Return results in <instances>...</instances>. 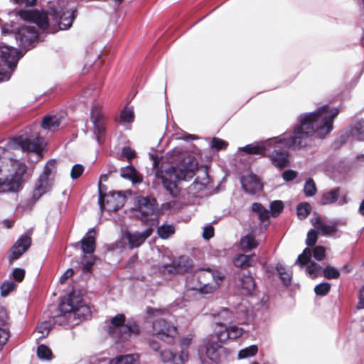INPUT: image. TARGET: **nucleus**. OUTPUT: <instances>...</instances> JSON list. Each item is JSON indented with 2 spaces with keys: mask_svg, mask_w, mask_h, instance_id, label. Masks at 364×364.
<instances>
[{
  "mask_svg": "<svg viewBox=\"0 0 364 364\" xmlns=\"http://www.w3.org/2000/svg\"><path fill=\"white\" fill-rule=\"evenodd\" d=\"M339 113L338 109L323 105L316 111L300 116L299 124L294 128L293 135L280 136L266 141L247 145L241 149L247 154H269L272 164L279 168L289 164L287 148H300L307 144V139L315 135L324 139L333 128V121Z\"/></svg>",
  "mask_w": 364,
  "mask_h": 364,
  "instance_id": "f257e3e1",
  "label": "nucleus"
},
{
  "mask_svg": "<svg viewBox=\"0 0 364 364\" xmlns=\"http://www.w3.org/2000/svg\"><path fill=\"white\" fill-rule=\"evenodd\" d=\"M28 23L22 25L15 33L19 46L29 50L34 47L38 38V32L34 23L43 30L55 33L71 27L75 18V10L71 3L66 0H57L50 3L48 12L22 10L15 13Z\"/></svg>",
  "mask_w": 364,
  "mask_h": 364,
  "instance_id": "f03ea898",
  "label": "nucleus"
},
{
  "mask_svg": "<svg viewBox=\"0 0 364 364\" xmlns=\"http://www.w3.org/2000/svg\"><path fill=\"white\" fill-rule=\"evenodd\" d=\"M43 146V138L26 133L12 139L7 145V150L0 147V192H17L30 177L27 166L10 157L9 150L35 152L39 157Z\"/></svg>",
  "mask_w": 364,
  "mask_h": 364,
  "instance_id": "7ed1b4c3",
  "label": "nucleus"
},
{
  "mask_svg": "<svg viewBox=\"0 0 364 364\" xmlns=\"http://www.w3.org/2000/svg\"><path fill=\"white\" fill-rule=\"evenodd\" d=\"M171 163L179 162L176 166H172L165 170L156 172V177L161 180L163 186L174 198L179 196L182 181L191 180L196 174L198 168L196 159L188 155L183 156L180 149H173L167 154Z\"/></svg>",
  "mask_w": 364,
  "mask_h": 364,
  "instance_id": "20e7f679",
  "label": "nucleus"
},
{
  "mask_svg": "<svg viewBox=\"0 0 364 364\" xmlns=\"http://www.w3.org/2000/svg\"><path fill=\"white\" fill-rule=\"evenodd\" d=\"M60 314L57 316L61 323L77 324L79 321L87 318L90 314V308L82 304L78 296H70L63 301L59 306Z\"/></svg>",
  "mask_w": 364,
  "mask_h": 364,
  "instance_id": "39448f33",
  "label": "nucleus"
},
{
  "mask_svg": "<svg viewBox=\"0 0 364 364\" xmlns=\"http://www.w3.org/2000/svg\"><path fill=\"white\" fill-rule=\"evenodd\" d=\"M21 56L16 48L0 45V82L10 79Z\"/></svg>",
  "mask_w": 364,
  "mask_h": 364,
  "instance_id": "423d86ee",
  "label": "nucleus"
},
{
  "mask_svg": "<svg viewBox=\"0 0 364 364\" xmlns=\"http://www.w3.org/2000/svg\"><path fill=\"white\" fill-rule=\"evenodd\" d=\"M55 161H49L44 166L33 191L32 199L37 201L42 196L49 192L53 184L55 173Z\"/></svg>",
  "mask_w": 364,
  "mask_h": 364,
  "instance_id": "0eeeda50",
  "label": "nucleus"
},
{
  "mask_svg": "<svg viewBox=\"0 0 364 364\" xmlns=\"http://www.w3.org/2000/svg\"><path fill=\"white\" fill-rule=\"evenodd\" d=\"M198 272L203 294H211L219 289L225 279V275L218 270L208 268Z\"/></svg>",
  "mask_w": 364,
  "mask_h": 364,
  "instance_id": "6e6552de",
  "label": "nucleus"
},
{
  "mask_svg": "<svg viewBox=\"0 0 364 364\" xmlns=\"http://www.w3.org/2000/svg\"><path fill=\"white\" fill-rule=\"evenodd\" d=\"M137 210L136 217H139L142 221H151V225L155 224L156 214V200L154 198L150 199L147 197H137Z\"/></svg>",
  "mask_w": 364,
  "mask_h": 364,
  "instance_id": "1a4fd4ad",
  "label": "nucleus"
},
{
  "mask_svg": "<svg viewBox=\"0 0 364 364\" xmlns=\"http://www.w3.org/2000/svg\"><path fill=\"white\" fill-rule=\"evenodd\" d=\"M90 118L93 126V135L97 143L101 144L103 141L106 133V118L100 106L97 105L92 107Z\"/></svg>",
  "mask_w": 364,
  "mask_h": 364,
  "instance_id": "9d476101",
  "label": "nucleus"
},
{
  "mask_svg": "<svg viewBox=\"0 0 364 364\" xmlns=\"http://www.w3.org/2000/svg\"><path fill=\"white\" fill-rule=\"evenodd\" d=\"M125 316L124 314H117L113 317L108 327L107 332L112 335L113 338L119 340H127L130 337L133 330L124 324Z\"/></svg>",
  "mask_w": 364,
  "mask_h": 364,
  "instance_id": "9b49d317",
  "label": "nucleus"
},
{
  "mask_svg": "<svg viewBox=\"0 0 364 364\" xmlns=\"http://www.w3.org/2000/svg\"><path fill=\"white\" fill-rule=\"evenodd\" d=\"M125 199L121 192L110 193L103 196L100 190L99 204L102 210L116 211L124 205Z\"/></svg>",
  "mask_w": 364,
  "mask_h": 364,
  "instance_id": "f8f14e48",
  "label": "nucleus"
},
{
  "mask_svg": "<svg viewBox=\"0 0 364 364\" xmlns=\"http://www.w3.org/2000/svg\"><path fill=\"white\" fill-rule=\"evenodd\" d=\"M153 332L156 337L166 342H171L178 335L176 327L170 326L164 318H156L153 321Z\"/></svg>",
  "mask_w": 364,
  "mask_h": 364,
  "instance_id": "ddd939ff",
  "label": "nucleus"
},
{
  "mask_svg": "<svg viewBox=\"0 0 364 364\" xmlns=\"http://www.w3.org/2000/svg\"><path fill=\"white\" fill-rule=\"evenodd\" d=\"M311 251L309 248H305L302 254H301L296 261V264H298L300 267L306 266V274L309 277L314 279L321 275L322 268L321 267L315 262L311 261Z\"/></svg>",
  "mask_w": 364,
  "mask_h": 364,
  "instance_id": "4468645a",
  "label": "nucleus"
},
{
  "mask_svg": "<svg viewBox=\"0 0 364 364\" xmlns=\"http://www.w3.org/2000/svg\"><path fill=\"white\" fill-rule=\"evenodd\" d=\"M193 266V261L188 257L181 256L173 261L170 264L163 266V272L168 274H183Z\"/></svg>",
  "mask_w": 364,
  "mask_h": 364,
  "instance_id": "2eb2a0df",
  "label": "nucleus"
},
{
  "mask_svg": "<svg viewBox=\"0 0 364 364\" xmlns=\"http://www.w3.org/2000/svg\"><path fill=\"white\" fill-rule=\"evenodd\" d=\"M220 348V346L215 342L212 337H208L203 341V345L200 346L198 351L200 356L205 354L210 360L218 362Z\"/></svg>",
  "mask_w": 364,
  "mask_h": 364,
  "instance_id": "dca6fc26",
  "label": "nucleus"
},
{
  "mask_svg": "<svg viewBox=\"0 0 364 364\" xmlns=\"http://www.w3.org/2000/svg\"><path fill=\"white\" fill-rule=\"evenodd\" d=\"M312 226L318 234L322 236L333 235L337 231V225L334 223L326 222L320 215H317L311 219Z\"/></svg>",
  "mask_w": 364,
  "mask_h": 364,
  "instance_id": "f3484780",
  "label": "nucleus"
},
{
  "mask_svg": "<svg viewBox=\"0 0 364 364\" xmlns=\"http://www.w3.org/2000/svg\"><path fill=\"white\" fill-rule=\"evenodd\" d=\"M153 228L151 227L148 228L144 232H127L125 234V237L129 242V245L132 248L138 247L142 245L144 241L151 235L153 233Z\"/></svg>",
  "mask_w": 364,
  "mask_h": 364,
  "instance_id": "a211bd4d",
  "label": "nucleus"
},
{
  "mask_svg": "<svg viewBox=\"0 0 364 364\" xmlns=\"http://www.w3.org/2000/svg\"><path fill=\"white\" fill-rule=\"evenodd\" d=\"M241 184L244 191L250 194H255L262 191V185L259 179L254 174L244 176L241 178Z\"/></svg>",
  "mask_w": 364,
  "mask_h": 364,
  "instance_id": "6ab92c4d",
  "label": "nucleus"
},
{
  "mask_svg": "<svg viewBox=\"0 0 364 364\" xmlns=\"http://www.w3.org/2000/svg\"><path fill=\"white\" fill-rule=\"evenodd\" d=\"M31 238L28 236H22L14 245L11 250L10 260L18 259L30 247Z\"/></svg>",
  "mask_w": 364,
  "mask_h": 364,
  "instance_id": "aec40b11",
  "label": "nucleus"
},
{
  "mask_svg": "<svg viewBox=\"0 0 364 364\" xmlns=\"http://www.w3.org/2000/svg\"><path fill=\"white\" fill-rule=\"evenodd\" d=\"M235 284L242 290L243 294H252L255 288V282L250 274H237V279Z\"/></svg>",
  "mask_w": 364,
  "mask_h": 364,
  "instance_id": "412c9836",
  "label": "nucleus"
},
{
  "mask_svg": "<svg viewBox=\"0 0 364 364\" xmlns=\"http://www.w3.org/2000/svg\"><path fill=\"white\" fill-rule=\"evenodd\" d=\"M202 294V284L199 282V272L188 278L185 286V295L188 297Z\"/></svg>",
  "mask_w": 364,
  "mask_h": 364,
  "instance_id": "4be33fe9",
  "label": "nucleus"
},
{
  "mask_svg": "<svg viewBox=\"0 0 364 364\" xmlns=\"http://www.w3.org/2000/svg\"><path fill=\"white\" fill-rule=\"evenodd\" d=\"M243 333L244 330L242 328L231 326L223 331H217L216 335L218 341L222 342L228 339H236L240 337Z\"/></svg>",
  "mask_w": 364,
  "mask_h": 364,
  "instance_id": "5701e85b",
  "label": "nucleus"
},
{
  "mask_svg": "<svg viewBox=\"0 0 364 364\" xmlns=\"http://www.w3.org/2000/svg\"><path fill=\"white\" fill-rule=\"evenodd\" d=\"M188 351H184L183 350L181 351V354L177 355L173 354L170 350H163L161 353V358L162 361L171 362V364H184V363L188 360Z\"/></svg>",
  "mask_w": 364,
  "mask_h": 364,
  "instance_id": "b1692460",
  "label": "nucleus"
},
{
  "mask_svg": "<svg viewBox=\"0 0 364 364\" xmlns=\"http://www.w3.org/2000/svg\"><path fill=\"white\" fill-rule=\"evenodd\" d=\"M95 235L94 229L90 230L87 235L82 239V250L85 253H92L95 249Z\"/></svg>",
  "mask_w": 364,
  "mask_h": 364,
  "instance_id": "393cba45",
  "label": "nucleus"
},
{
  "mask_svg": "<svg viewBox=\"0 0 364 364\" xmlns=\"http://www.w3.org/2000/svg\"><path fill=\"white\" fill-rule=\"evenodd\" d=\"M61 123V117L58 116H46L41 123V127L43 129L49 132H55L58 129Z\"/></svg>",
  "mask_w": 364,
  "mask_h": 364,
  "instance_id": "a878e982",
  "label": "nucleus"
},
{
  "mask_svg": "<svg viewBox=\"0 0 364 364\" xmlns=\"http://www.w3.org/2000/svg\"><path fill=\"white\" fill-rule=\"evenodd\" d=\"M257 259L255 255H246L243 254L238 255L233 260L235 267L246 268L253 266L256 264Z\"/></svg>",
  "mask_w": 364,
  "mask_h": 364,
  "instance_id": "bb28decb",
  "label": "nucleus"
},
{
  "mask_svg": "<svg viewBox=\"0 0 364 364\" xmlns=\"http://www.w3.org/2000/svg\"><path fill=\"white\" fill-rule=\"evenodd\" d=\"M215 323L218 325H223L233 321L234 316L229 309L223 308L218 312L213 314Z\"/></svg>",
  "mask_w": 364,
  "mask_h": 364,
  "instance_id": "cd10ccee",
  "label": "nucleus"
},
{
  "mask_svg": "<svg viewBox=\"0 0 364 364\" xmlns=\"http://www.w3.org/2000/svg\"><path fill=\"white\" fill-rule=\"evenodd\" d=\"M120 175L124 178L131 180L134 183H139L142 181L141 176L133 166L122 168L120 171Z\"/></svg>",
  "mask_w": 364,
  "mask_h": 364,
  "instance_id": "c85d7f7f",
  "label": "nucleus"
},
{
  "mask_svg": "<svg viewBox=\"0 0 364 364\" xmlns=\"http://www.w3.org/2000/svg\"><path fill=\"white\" fill-rule=\"evenodd\" d=\"M257 246L258 242L252 233H249L240 239V247L245 252L256 248Z\"/></svg>",
  "mask_w": 364,
  "mask_h": 364,
  "instance_id": "c756f323",
  "label": "nucleus"
},
{
  "mask_svg": "<svg viewBox=\"0 0 364 364\" xmlns=\"http://www.w3.org/2000/svg\"><path fill=\"white\" fill-rule=\"evenodd\" d=\"M138 359L136 354L124 355L108 360V364H137Z\"/></svg>",
  "mask_w": 364,
  "mask_h": 364,
  "instance_id": "7c9ffc66",
  "label": "nucleus"
},
{
  "mask_svg": "<svg viewBox=\"0 0 364 364\" xmlns=\"http://www.w3.org/2000/svg\"><path fill=\"white\" fill-rule=\"evenodd\" d=\"M339 188H336L324 193L321 198V204L328 205L337 201L339 197Z\"/></svg>",
  "mask_w": 364,
  "mask_h": 364,
  "instance_id": "2f4dec72",
  "label": "nucleus"
},
{
  "mask_svg": "<svg viewBox=\"0 0 364 364\" xmlns=\"http://www.w3.org/2000/svg\"><path fill=\"white\" fill-rule=\"evenodd\" d=\"M351 136L359 141L364 140V121H359L350 129Z\"/></svg>",
  "mask_w": 364,
  "mask_h": 364,
  "instance_id": "473e14b6",
  "label": "nucleus"
},
{
  "mask_svg": "<svg viewBox=\"0 0 364 364\" xmlns=\"http://www.w3.org/2000/svg\"><path fill=\"white\" fill-rule=\"evenodd\" d=\"M258 351V347L256 345H252L247 348L240 350L238 352V359H245L250 357H252L257 354Z\"/></svg>",
  "mask_w": 364,
  "mask_h": 364,
  "instance_id": "72a5a7b5",
  "label": "nucleus"
},
{
  "mask_svg": "<svg viewBox=\"0 0 364 364\" xmlns=\"http://www.w3.org/2000/svg\"><path fill=\"white\" fill-rule=\"evenodd\" d=\"M276 269L283 283L285 285H289L291 282V276L289 272H286L285 267L281 264H277Z\"/></svg>",
  "mask_w": 364,
  "mask_h": 364,
  "instance_id": "f704fd0d",
  "label": "nucleus"
},
{
  "mask_svg": "<svg viewBox=\"0 0 364 364\" xmlns=\"http://www.w3.org/2000/svg\"><path fill=\"white\" fill-rule=\"evenodd\" d=\"M311 212V206L307 203H301L297 207V216L299 219H305Z\"/></svg>",
  "mask_w": 364,
  "mask_h": 364,
  "instance_id": "c9c22d12",
  "label": "nucleus"
},
{
  "mask_svg": "<svg viewBox=\"0 0 364 364\" xmlns=\"http://www.w3.org/2000/svg\"><path fill=\"white\" fill-rule=\"evenodd\" d=\"M158 234L160 237L163 239L168 238L174 232V228L172 225H161L157 230Z\"/></svg>",
  "mask_w": 364,
  "mask_h": 364,
  "instance_id": "e433bc0d",
  "label": "nucleus"
},
{
  "mask_svg": "<svg viewBox=\"0 0 364 364\" xmlns=\"http://www.w3.org/2000/svg\"><path fill=\"white\" fill-rule=\"evenodd\" d=\"M50 329V324L47 321L43 322L38 325L36 330V332L40 334L38 338H46L49 334Z\"/></svg>",
  "mask_w": 364,
  "mask_h": 364,
  "instance_id": "4c0bfd02",
  "label": "nucleus"
},
{
  "mask_svg": "<svg viewBox=\"0 0 364 364\" xmlns=\"http://www.w3.org/2000/svg\"><path fill=\"white\" fill-rule=\"evenodd\" d=\"M134 118V111L132 108L126 107L124 109L120 115V119L122 122L130 123L133 122Z\"/></svg>",
  "mask_w": 364,
  "mask_h": 364,
  "instance_id": "58836bf2",
  "label": "nucleus"
},
{
  "mask_svg": "<svg viewBox=\"0 0 364 364\" xmlns=\"http://www.w3.org/2000/svg\"><path fill=\"white\" fill-rule=\"evenodd\" d=\"M323 276L328 279H336L340 276L339 271L333 267L327 266L323 270Z\"/></svg>",
  "mask_w": 364,
  "mask_h": 364,
  "instance_id": "ea45409f",
  "label": "nucleus"
},
{
  "mask_svg": "<svg viewBox=\"0 0 364 364\" xmlns=\"http://www.w3.org/2000/svg\"><path fill=\"white\" fill-rule=\"evenodd\" d=\"M316 192V187L314 181L311 178H309L304 185V193L306 196H312Z\"/></svg>",
  "mask_w": 364,
  "mask_h": 364,
  "instance_id": "a19ab883",
  "label": "nucleus"
},
{
  "mask_svg": "<svg viewBox=\"0 0 364 364\" xmlns=\"http://www.w3.org/2000/svg\"><path fill=\"white\" fill-rule=\"evenodd\" d=\"M37 354L39 358L49 360L51 358V350L46 346L41 345L38 347Z\"/></svg>",
  "mask_w": 364,
  "mask_h": 364,
  "instance_id": "79ce46f5",
  "label": "nucleus"
},
{
  "mask_svg": "<svg viewBox=\"0 0 364 364\" xmlns=\"http://www.w3.org/2000/svg\"><path fill=\"white\" fill-rule=\"evenodd\" d=\"M331 285L327 282H323L316 285L314 288L316 294L319 296H325L330 291Z\"/></svg>",
  "mask_w": 364,
  "mask_h": 364,
  "instance_id": "37998d69",
  "label": "nucleus"
},
{
  "mask_svg": "<svg viewBox=\"0 0 364 364\" xmlns=\"http://www.w3.org/2000/svg\"><path fill=\"white\" fill-rule=\"evenodd\" d=\"M318 232L314 228L309 230L306 240V243L308 246H313L315 245L318 239Z\"/></svg>",
  "mask_w": 364,
  "mask_h": 364,
  "instance_id": "c03bdc74",
  "label": "nucleus"
},
{
  "mask_svg": "<svg viewBox=\"0 0 364 364\" xmlns=\"http://www.w3.org/2000/svg\"><path fill=\"white\" fill-rule=\"evenodd\" d=\"M272 215L277 216L283 210V204L279 200L273 201L270 205Z\"/></svg>",
  "mask_w": 364,
  "mask_h": 364,
  "instance_id": "a18cd8bd",
  "label": "nucleus"
},
{
  "mask_svg": "<svg viewBox=\"0 0 364 364\" xmlns=\"http://www.w3.org/2000/svg\"><path fill=\"white\" fill-rule=\"evenodd\" d=\"M227 146L228 143L221 139L214 137L212 139L211 146L216 150L225 149Z\"/></svg>",
  "mask_w": 364,
  "mask_h": 364,
  "instance_id": "49530a36",
  "label": "nucleus"
},
{
  "mask_svg": "<svg viewBox=\"0 0 364 364\" xmlns=\"http://www.w3.org/2000/svg\"><path fill=\"white\" fill-rule=\"evenodd\" d=\"M84 171V168L80 164H75L73 166L70 172V176L73 179L78 178Z\"/></svg>",
  "mask_w": 364,
  "mask_h": 364,
  "instance_id": "de8ad7c7",
  "label": "nucleus"
},
{
  "mask_svg": "<svg viewBox=\"0 0 364 364\" xmlns=\"http://www.w3.org/2000/svg\"><path fill=\"white\" fill-rule=\"evenodd\" d=\"M325 251L324 247L320 245L316 246L314 249L313 255L316 259L321 261L325 257Z\"/></svg>",
  "mask_w": 364,
  "mask_h": 364,
  "instance_id": "09e8293b",
  "label": "nucleus"
},
{
  "mask_svg": "<svg viewBox=\"0 0 364 364\" xmlns=\"http://www.w3.org/2000/svg\"><path fill=\"white\" fill-rule=\"evenodd\" d=\"M13 282L4 283L1 287V294L3 296H6L14 288Z\"/></svg>",
  "mask_w": 364,
  "mask_h": 364,
  "instance_id": "8fccbe9b",
  "label": "nucleus"
},
{
  "mask_svg": "<svg viewBox=\"0 0 364 364\" xmlns=\"http://www.w3.org/2000/svg\"><path fill=\"white\" fill-rule=\"evenodd\" d=\"M14 28V23H4L1 19H0V29L3 34L9 33Z\"/></svg>",
  "mask_w": 364,
  "mask_h": 364,
  "instance_id": "3c124183",
  "label": "nucleus"
},
{
  "mask_svg": "<svg viewBox=\"0 0 364 364\" xmlns=\"http://www.w3.org/2000/svg\"><path fill=\"white\" fill-rule=\"evenodd\" d=\"M193 336H185L183 337L181 340V351L183 350L184 351H188L187 350V348L192 344V342H193Z\"/></svg>",
  "mask_w": 364,
  "mask_h": 364,
  "instance_id": "603ef678",
  "label": "nucleus"
},
{
  "mask_svg": "<svg viewBox=\"0 0 364 364\" xmlns=\"http://www.w3.org/2000/svg\"><path fill=\"white\" fill-rule=\"evenodd\" d=\"M9 338V331L4 328H0V345H4Z\"/></svg>",
  "mask_w": 364,
  "mask_h": 364,
  "instance_id": "864d4df0",
  "label": "nucleus"
},
{
  "mask_svg": "<svg viewBox=\"0 0 364 364\" xmlns=\"http://www.w3.org/2000/svg\"><path fill=\"white\" fill-rule=\"evenodd\" d=\"M24 276L25 271L23 269L16 268L13 271V277L18 282H21L24 278Z\"/></svg>",
  "mask_w": 364,
  "mask_h": 364,
  "instance_id": "5fc2aeb1",
  "label": "nucleus"
},
{
  "mask_svg": "<svg viewBox=\"0 0 364 364\" xmlns=\"http://www.w3.org/2000/svg\"><path fill=\"white\" fill-rule=\"evenodd\" d=\"M214 229L211 225H207L203 228V237L205 240H209L213 236Z\"/></svg>",
  "mask_w": 364,
  "mask_h": 364,
  "instance_id": "6e6d98bb",
  "label": "nucleus"
},
{
  "mask_svg": "<svg viewBox=\"0 0 364 364\" xmlns=\"http://www.w3.org/2000/svg\"><path fill=\"white\" fill-rule=\"evenodd\" d=\"M296 176V173L293 170H287L284 171L282 173V177L284 181H290L295 178Z\"/></svg>",
  "mask_w": 364,
  "mask_h": 364,
  "instance_id": "4d7b16f0",
  "label": "nucleus"
},
{
  "mask_svg": "<svg viewBox=\"0 0 364 364\" xmlns=\"http://www.w3.org/2000/svg\"><path fill=\"white\" fill-rule=\"evenodd\" d=\"M122 155L128 160H131L135 156V151L129 147H124L122 150Z\"/></svg>",
  "mask_w": 364,
  "mask_h": 364,
  "instance_id": "13d9d810",
  "label": "nucleus"
},
{
  "mask_svg": "<svg viewBox=\"0 0 364 364\" xmlns=\"http://www.w3.org/2000/svg\"><path fill=\"white\" fill-rule=\"evenodd\" d=\"M73 269H68L60 277V282L65 284L68 279L73 276Z\"/></svg>",
  "mask_w": 364,
  "mask_h": 364,
  "instance_id": "bf43d9fd",
  "label": "nucleus"
},
{
  "mask_svg": "<svg viewBox=\"0 0 364 364\" xmlns=\"http://www.w3.org/2000/svg\"><path fill=\"white\" fill-rule=\"evenodd\" d=\"M7 321V314L3 308H0V328L4 327Z\"/></svg>",
  "mask_w": 364,
  "mask_h": 364,
  "instance_id": "052dcab7",
  "label": "nucleus"
},
{
  "mask_svg": "<svg viewBox=\"0 0 364 364\" xmlns=\"http://www.w3.org/2000/svg\"><path fill=\"white\" fill-rule=\"evenodd\" d=\"M258 217L261 220H265L269 218V211L263 208L259 213H257Z\"/></svg>",
  "mask_w": 364,
  "mask_h": 364,
  "instance_id": "680f3d73",
  "label": "nucleus"
},
{
  "mask_svg": "<svg viewBox=\"0 0 364 364\" xmlns=\"http://www.w3.org/2000/svg\"><path fill=\"white\" fill-rule=\"evenodd\" d=\"M15 4L19 5L32 6L36 0H12Z\"/></svg>",
  "mask_w": 364,
  "mask_h": 364,
  "instance_id": "e2e57ef3",
  "label": "nucleus"
},
{
  "mask_svg": "<svg viewBox=\"0 0 364 364\" xmlns=\"http://www.w3.org/2000/svg\"><path fill=\"white\" fill-rule=\"evenodd\" d=\"M358 306L360 309L364 308V287L360 291L359 301H358Z\"/></svg>",
  "mask_w": 364,
  "mask_h": 364,
  "instance_id": "0e129e2a",
  "label": "nucleus"
},
{
  "mask_svg": "<svg viewBox=\"0 0 364 364\" xmlns=\"http://www.w3.org/2000/svg\"><path fill=\"white\" fill-rule=\"evenodd\" d=\"M149 346L154 351H158L159 349L160 348L159 343L157 341H149Z\"/></svg>",
  "mask_w": 364,
  "mask_h": 364,
  "instance_id": "69168bd1",
  "label": "nucleus"
},
{
  "mask_svg": "<svg viewBox=\"0 0 364 364\" xmlns=\"http://www.w3.org/2000/svg\"><path fill=\"white\" fill-rule=\"evenodd\" d=\"M264 207L258 203H255L252 205V209L255 213H259Z\"/></svg>",
  "mask_w": 364,
  "mask_h": 364,
  "instance_id": "338daca9",
  "label": "nucleus"
},
{
  "mask_svg": "<svg viewBox=\"0 0 364 364\" xmlns=\"http://www.w3.org/2000/svg\"><path fill=\"white\" fill-rule=\"evenodd\" d=\"M162 313L163 311L159 309H150L148 310V314L150 315H153L154 316L161 314Z\"/></svg>",
  "mask_w": 364,
  "mask_h": 364,
  "instance_id": "774afa93",
  "label": "nucleus"
}]
</instances>
